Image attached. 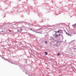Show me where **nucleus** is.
<instances>
[{"label": "nucleus", "instance_id": "f8f14e48", "mask_svg": "<svg viewBox=\"0 0 76 76\" xmlns=\"http://www.w3.org/2000/svg\"><path fill=\"white\" fill-rule=\"evenodd\" d=\"M74 50H76V48H74Z\"/></svg>", "mask_w": 76, "mask_h": 76}, {"label": "nucleus", "instance_id": "6e6552de", "mask_svg": "<svg viewBox=\"0 0 76 76\" xmlns=\"http://www.w3.org/2000/svg\"><path fill=\"white\" fill-rule=\"evenodd\" d=\"M34 32H35L36 33H38V32H37V31H35Z\"/></svg>", "mask_w": 76, "mask_h": 76}, {"label": "nucleus", "instance_id": "4468645a", "mask_svg": "<svg viewBox=\"0 0 76 76\" xmlns=\"http://www.w3.org/2000/svg\"><path fill=\"white\" fill-rule=\"evenodd\" d=\"M32 28H31L30 29V30H32Z\"/></svg>", "mask_w": 76, "mask_h": 76}, {"label": "nucleus", "instance_id": "a211bd4d", "mask_svg": "<svg viewBox=\"0 0 76 76\" xmlns=\"http://www.w3.org/2000/svg\"><path fill=\"white\" fill-rule=\"evenodd\" d=\"M75 63H76V62H75Z\"/></svg>", "mask_w": 76, "mask_h": 76}, {"label": "nucleus", "instance_id": "dca6fc26", "mask_svg": "<svg viewBox=\"0 0 76 76\" xmlns=\"http://www.w3.org/2000/svg\"><path fill=\"white\" fill-rule=\"evenodd\" d=\"M53 36H55V35H53Z\"/></svg>", "mask_w": 76, "mask_h": 76}, {"label": "nucleus", "instance_id": "9b49d317", "mask_svg": "<svg viewBox=\"0 0 76 76\" xmlns=\"http://www.w3.org/2000/svg\"><path fill=\"white\" fill-rule=\"evenodd\" d=\"M45 42H46V43H47V42H46V41H45Z\"/></svg>", "mask_w": 76, "mask_h": 76}, {"label": "nucleus", "instance_id": "39448f33", "mask_svg": "<svg viewBox=\"0 0 76 76\" xmlns=\"http://www.w3.org/2000/svg\"><path fill=\"white\" fill-rule=\"evenodd\" d=\"M22 31V29H20V32H21Z\"/></svg>", "mask_w": 76, "mask_h": 76}, {"label": "nucleus", "instance_id": "2eb2a0df", "mask_svg": "<svg viewBox=\"0 0 76 76\" xmlns=\"http://www.w3.org/2000/svg\"><path fill=\"white\" fill-rule=\"evenodd\" d=\"M38 33L39 34V32H38V33Z\"/></svg>", "mask_w": 76, "mask_h": 76}, {"label": "nucleus", "instance_id": "f257e3e1", "mask_svg": "<svg viewBox=\"0 0 76 76\" xmlns=\"http://www.w3.org/2000/svg\"><path fill=\"white\" fill-rule=\"evenodd\" d=\"M61 31L59 30V31H54V32H57V33H58H58H61Z\"/></svg>", "mask_w": 76, "mask_h": 76}, {"label": "nucleus", "instance_id": "7ed1b4c3", "mask_svg": "<svg viewBox=\"0 0 76 76\" xmlns=\"http://www.w3.org/2000/svg\"><path fill=\"white\" fill-rule=\"evenodd\" d=\"M76 26V24H75L74 25H73V27H75V26Z\"/></svg>", "mask_w": 76, "mask_h": 76}, {"label": "nucleus", "instance_id": "1a4fd4ad", "mask_svg": "<svg viewBox=\"0 0 76 76\" xmlns=\"http://www.w3.org/2000/svg\"><path fill=\"white\" fill-rule=\"evenodd\" d=\"M58 35L60 37V34H59Z\"/></svg>", "mask_w": 76, "mask_h": 76}, {"label": "nucleus", "instance_id": "20e7f679", "mask_svg": "<svg viewBox=\"0 0 76 76\" xmlns=\"http://www.w3.org/2000/svg\"><path fill=\"white\" fill-rule=\"evenodd\" d=\"M45 55H47L48 54V53H47V52H45Z\"/></svg>", "mask_w": 76, "mask_h": 76}, {"label": "nucleus", "instance_id": "9d476101", "mask_svg": "<svg viewBox=\"0 0 76 76\" xmlns=\"http://www.w3.org/2000/svg\"><path fill=\"white\" fill-rule=\"evenodd\" d=\"M68 35H69V36H70V34H68Z\"/></svg>", "mask_w": 76, "mask_h": 76}, {"label": "nucleus", "instance_id": "423d86ee", "mask_svg": "<svg viewBox=\"0 0 76 76\" xmlns=\"http://www.w3.org/2000/svg\"><path fill=\"white\" fill-rule=\"evenodd\" d=\"M58 56H60V53H58L57 54Z\"/></svg>", "mask_w": 76, "mask_h": 76}, {"label": "nucleus", "instance_id": "f03ea898", "mask_svg": "<svg viewBox=\"0 0 76 76\" xmlns=\"http://www.w3.org/2000/svg\"><path fill=\"white\" fill-rule=\"evenodd\" d=\"M55 37H58V35L57 34V33H55Z\"/></svg>", "mask_w": 76, "mask_h": 76}, {"label": "nucleus", "instance_id": "0eeeda50", "mask_svg": "<svg viewBox=\"0 0 76 76\" xmlns=\"http://www.w3.org/2000/svg\"><path fill=\"white\" fill-rule=\"evenodd\" d=\"M17 31H18V32H20V31H19V30H18Z\"/></svg>", "mask_w": 76, "mask_h": 76}, {"label": "nucleus", "instance_id": "f3484780", "mask_svg": "<svg viewBox=\"0 0 76 76\" xmlns=\"http://www.w3.org/2000/svg\"><path fill=\"white\" fill-rule=\"evenodd\" d=\"M72 41L73 42V41H74L73 40V41Z\"/></svg>", "mask_w": 76, "mask_h": 76}, {"label": "nucleus", "instance_id": "ddd939ff", "mask_svg": "<svg viewBox=\"0 0 76 76\" xmlns=\"http://www.w3.org/2000/svg\"><path fill=\"white\" fill-rule=\"evenodd\" d=\"M69 36H70V37H72V36H71V35H70Z\"/></svg>", "mask_w": 76, "mask_h": 76}]
</instances>
